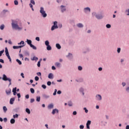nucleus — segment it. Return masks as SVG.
Masks as SVG:
<instances>
[{
	"mask_svg": "<svg viewBox=\"0 0 129 129\" xmlns=\"http://www.w3.org/2000/svg\"><path fill=\"white\" fill-rule=\"evenodd\" d=\"M11 25L12 28L15 30H22V27H19V25L18 24V21L17 20H12Z\"/></svg>",
	"mask_w": 129,
	"mask_h": 129,
	"instance_id": "f257e3e1",
	"label": "nucleus"
},
{
	"mask_svg": "<svg viewBox=\"0 0 129 129\" xmlns=\"http://www.w3.org/2000/svg\"><path fill=\"white\" fill-rule=\"evenodd\" d=\"M92 17H95L97 20H102L104 18V15L103 14H98L95 12L92 13Z\"/></svg>",
	"mask_w": 129,
	"mask_h": 129,
	"instance_id": "f03ea898",
	"label": "nucleus"
},
{
	"mask_svg": "<svg viewBox=\"0 0 129 129\" xmlns=\"http://www.w3.org/2000/svg\"><path fill=\"white\" fill-rule=\"evenodd\" d=\"M3 80L4 81H9L10 82L9 85H12V79L9 78L7 77L5 74L3 75V77L2 78Z\"/></svg>",
	"mask_w": 129,
	"mask_h": 129,
	"instance_id": "7ed1b4c3",
	"label": "nucleus"
},
{
	"mask_svg": "<svg viewBox=\"0 0 129 129\" xmlns=\"http://www.w3.org/2000/svg\"><path fill=\"white\" fill-rule=\"evenodd\" d=\"M40 13L41 14V16H42L43 18H46V17H47V13H46V12L44 10V8H40Z\"/></svg>",
	"mask_w": 129,
	"mask_h": 129,
	"instance_id": "20e7f679",
	"label": "nucleus"
},
{
	"mask_svg": "<svg viewBox=\"0 0 129 129\" xmlns=\"http://www.w3.org/2000/svg\"><path fill=\"white\" fill-rule=\"evenodd\" d=\"M58 22L57 21H55L53 23V25L51 27V31H54V30L56 29H58Z\"/></svg>",
	"mask_w": 129,
	"mask_h": 129,
	"instance_id": "39448f33",
	"label": "nucleus"
},
{
	"mask_svg": "<svg viewBox=\"0 0 129 129\" xmlns=\"http://www.w3.org/2000/svg\"><path fill=\"white\" fill-rule=\"evenodd\" d=\"M95 99L97 101H101L102 100V97L99 94H97L95 96Z\"/></svg>",
	"mask_w": 129,
	"mask_h": 129,
	"instance_id": "423d86ee",
	"label": "nucleus"
},
{
	"mask_svg": "<svg viewBox=\"0 0 129 129\" xmlns=\"http://www.w3.org/2000/svg\"><path fill=\"white\" fill-rule=\"evenodd\" d=\"M84 12L85 14H88L91 12V10L90 9V8L86 7L84 9Z\"/></svg>",
	"mask_w": 129,
	"mask_h": 129,
	"instance_id": "0eeeda50",
	"label": "nucleus"
},
{
	"mask_svg": "<svg viewBox=\"0 0 129 129\" xmlns=\"http://www.w3.org/2000/svg\"><path fill=\"white\" fill-rule=\"evenodd\" d=\"M60 11L61 13L66 12V6L63 5L60 6Z\"/></svg>",
	"mask_w": 129,
	"mask_h": 129,
	"instance_id": "6e6552de",
	"label": "nucleus"
},
{
	"mask_svg": "<svg viewBox=\"0 0 129 129\" xmlns=\"http://www.w3.org/2000/svg\"><path fill=\"white\" fill-rule=\"evenodd\" d=\"M90 124H91V121L88 120L86 123V127L87 129H90Z\"/></svg>",
	"mask_w": 129,
	"mask_h": 129,
	"instance_id": "1a4fd4ad",
	"label": "nucleus"
},
{
	"mask_svg": "<svg viewBox=\"0 0 129 129\" xmlns=\"http://www.w3.org/2000/svg\"><path fill=\"white\" fill-rule=\"evenodd\" d=\"M67 58H68L69 60H71V59H73V55L71 53H69L68 55H67Z\"/></svg>",
	"mask_w": 129,
	"mask_h": 129,
	"instance_id": "9d476101",
	"label": "nucleus"
},
{
	"mask_svg": "<svg viewBox=\"0 0 129 129\" xmlns=\"http://www.w3.org/2000/svg\"><path fill=\"white\" fill-rule=\"evenodd\" d=\"M55 113H59V110L57 109H53L52 111V114L54 115Z\"/></svg>",
	"mask_w": 129,
	"mask_h": 129,
	"instance_id": "9b49d317",
	"label": "nucleus"
},
{
	"mask_svg": "<svg viewBox=\"0 0 129 129\" xmlns=\"http://www.w3.org/2000/svg\"><path fill=\"white\" fill-rule=\"evenodd\" d=\"M79 91L82 94V95H84V94H85V93H84V89L83 88H80Z\"/></svg>",
	"mask_w": 129,
	"mask_h": 129,
	"instance_id": "f8f14e48",
	"label": "nucleus"
},
{
	"mask_svg": "<svg viewBox=\"0 0 129 129\" xmlns=\"http://www.w3.org/2000/svg\"><path fill=\"white\" fill-rule=\"evenodd\" d=\"M48 78L49 79H53V78H54V76H53V75L52 73H50L48 75Z\"/></svg>",
	"mask_w": 129,
	"mask_h": 129,
	"instance_id": "ddd939ff",
	"label": "nucleus"
},
{
	"mask_svg": "<svg viewBox=\"0 0 129 129\" xmlns=\"http://www.w3.org/2000/svg\"><path fill=\"white\" fill-rule=\"evenodd\" d=\"M77 27H78V28H83L84 26L83 24H82V23H78L77 24Z\"/></svg>",
	"mask_w": 129,
	"mask_h": 129,
	"instance_id": "4468645a",
	"label": "nucleus"
},
{
	"mask_svg": "<svg viewBox=\"0 0 129 129\" xmlns=\"http://www.w3.org/2000/svg\"><path fill=\"white\" fill-rule=\"evenodd\" d=\"M6 92L8 95H10V94H11V93L12 92V90H11V89H9L8 90H6Z\"/></svg>",
	"mask_w": 129,
	"mask_h": 129,
	"instance_id": "2eb2a0df",
	"label": "nucleus"
},
{
	"mask_svg": "<svg viewBox=\"0 0 129 129\" xmlns=\"http://www.w3.org/2000/svg\"><path fill=\"white\" fill-rule=\"evenodd\" d=\"M12 92H13L14 95L17 94V87L13 88Z\"/></svg>",
	"mask_w": 129,
	"mask_h": 129,
	"instance_id": "dca6fc26",
	"label": "nucleus"
},
{
	"mask_svg": "<svg viewBox=\"0 0 129 129\" xmlns=\"http://www.w3.org/2000/svg\"><path fill=\"white\" fill-rule=\"evenodd\" d=\"M14 101H15V98H11L10 101V104H14Z\"/></svg>",
	"mask_w": 129,
	"mask_h": 129,
	"instance_id": "f3484780",
	"label": "nucleus"
},
{
	"mask_svg": "<svg viewBox=\"0 0 129 129\" xmlns=\"http://www.w3.org/2000/svg\"><path fill=\"white\" fill-rule=\"evenodd\" d=\"M54 107V105L53 104H50L48 106V108L49 109H51V108H53Z\"/></svg>",
	"mask_w": 129,
	"mask_h": 129,
	"instance_id": "a211bd4d",
	"label": "nucleus"
},
{
	"mask_svg": "<svg viewBox=\"0 0 129 129\" xmlns=\"http://www.w3.org/2000/svg\"><path fill=\"white\" fill-rule=\"evenodd\" d=\"M55 66H56V67H61V63H60V62H55Z\"/></svg>",
	"mask_w": 129,
	"mask_h": 129,
	"instance_id": "6ab92c4d",
	"label": "nucleus"
},
{
	"mask_svg": "<svg viewBox=\"0 0 129 129\" xmlns=\"http://www.w3.org/2000/svg\"><path fill=\"white\" fill-rule=\"evenodd\" d=\"M27 44L28 45H29L30 46H31V45H32V40H29V39H27Z\"/></svg>",
	"mask_w": 129,
	"mask_h": 129,
	"instance_id": "aec40b11",
	"label": "nucleus"
},
{
	"mask_svg": "<svg viewBox=\"0 0 129 129\" xmlns=\"http://www.w3.org/2000/svg\"><path fill=\"white\" fill-rule=\"evenodd\" d=\"M46 49L47 51H51V50H52V47H51L50 45H47Z\"/></svg>",
	"mask_w": 129,
	"mask_h": 129,
	"instance_id": "412c9836",
	"label": "nucleus"
},
{
	"mask_svg": "<svg viewBox=\"0 0 129 129\" xmlns=\"http://www.w3.org/2000/svg\"><path fill=\"white\" fill-rule=\"evenodd\" d=\"M10 122H11V123H12V124H14V123H15V122H16V120H15L14 118H12L10 120Z\"/></svg>",
	"mask_w": 129,
	"mask_h": 129,
	"instance_id": "4be33fe9",
	"label": "nucleus"
},
{
	"mask_svg": "<svg viewBox=\"0 0 129 129\" xmlns=\"http://www.w3.org/2000/svg\"><path fill=\"white\" fill-rule=\"evenodd\" d=\"M32 61H36L37 62V60H38V57L36 56H34L32 58H31Z\"/></svg>",
	"mask_w": 129,
	"mask_h": 129,
	"instance_id": "5701e85b",
	"label": "nucleus"
},
{
	"mask_svg": "<svg viewBox=\"0 0 129 129\" xmlns=\"http://www.w3.org/2000/svg\"><path fill=\"white\" fill-rule=\"evenodd\" d=\"M42 96H43V98H46V99L49 98V97H50L49 96L47 95H46V94H43V95H42Z\"/></svg>",
	"mask_w": 129,
	"mask_h": 129,
	"instance_id": "b1692460",
	"label": "nucleus"
},
{
	"mask_svg": "<svg viewBox=\"0 0 129 129\" xmlns=\"http://www.w3.org/2000/svg\"><path fill=\"white\" fill-rule=\"evenodd\" d=\"M19 110H20V108H19V107L13 109V111H14V112H18V111H19Z\"/></svg>",
	"mask_w": 129,
	"mask_h": 129,
	"instance_id": "393cba45",
	"label": "nucleus"
},
{
	"mask_svg": "<svg viewBox=\"0 0 129 129\" xmlns=\"http://www.w3.org/2000/svg\"><path fill=\"white\" fill-rule=\"evenodd\" d=\"M125 14L126 15V16H129V9L125 10Z\"/></svg>",
	"mask_w": 129,
	"mask_h": 129,
	"instance_id": "a878e982",
	"label": "nucleus"
},
{
	"mask_svg": "<svg viewBox=\"0 0 129 129\" xmlns=\"http://www.w3.org/2000/svg\"><path fill=\"white\" fill-rule=\"evenodd\" d=\"M56 47L58 49H61V45H60V44L59 43H57L56 44Z\"/></svg>",
	"mask_w": 129,
	"mask_h": 129,
	"instance_id": "bb28decb",
	"label": "nucleus"
},
{
	"mask_svg": "<svg viewBox=\"0 0 129 129\" xmlns=\"http://www.w3.org/2000/svg\"><path fill=\"white\" fill-rule=\"evenodd\" d=\"M30 47H31V48H32V49H33V50H37V47L33 44H31Z\"/></svg>",
	"mask_w": 129,
	"mask_h": 129,
	"instance_id": "cd10ccee",
	"label": "nucleus"
},
{
	"mask_svg": "<svg viewBox=\"0 0 129 129\" xmlns=\"http://www.w3.org/2000/svg\"><path fill=\"white\" fill-rule=\"evenodd\" d=\"M42 60V58H41L39 61H38V63H37V66L38 67H40L41 66V61Z\"/></svg>",
	"mask_w": 129,
	"mask_h": 129,
	"instance_id": "c85d7f7f",
	"label": "nucleus"
},
{
	"mask_svg": "<svg viewBox=\"0 0 129 129\" xmlns=\"http://www.w3.org/2000/svg\"><path fill=\"white\" fill-rule=\"evenodd\" d=\"M40 100H41V97L40 96H37L36 101H37V102H40Z\"/></svg>",
	"mask_w": 129,
	"mask_h": 129,
	"instance_id": "c756f323",
	"label": "nucleus"
},
{
	"mask_svg": "<svg viewBox=\"0 0 129 129\" xmlns=\"http://www.w3.org/2000/svg\"><path fill=\"white\" fill-rule=\"evenodd\" d=\"M49 44H50V42H49L48 40H46V41H45V45L46 46H49Z\"/></svg>",
	"mask_w": 129,
	"mask_h": 129,
	"instance_id": "7c9ffc66",
	"label": "nucleus"
},
{
	"mask_svg": "<svg viewBox=\"0 0 129 129\" xmlns=\"http://www.w3.org/2000/svg\"><path fill=\"white\" fill-rule=\"evenodd\" d=\"M26 112L28 113V114H30V113H31V111L30 110V109L28 108L26 109Z\"/></svg>",
	"mask_w": 129,
	"mask_h": 129,
	"instance_id": "2f4dec72",
	"label": "nucleus"
},
{
	"mask_svg": "<svg viewBox=\"0 0 129 129\" xmlns=\"http://www.w3.org/2000/svg\"><path fill=\"white\" fill-rule=\"evenodd\" d=\"M3 110H4V112H7V111H8V108H7V107L4 106L3 107Z\"/></svg>",
	"mask_w": 129,
	"mask_h": 129,
	"instance_id": "473e14b6",
	"label": "nucleus"
},
{
	"mask_svg": "<svg viewBox=\"0 0 129 129\" xmlns=\"http://www.w3.org/2000/svg\"><path fill=\"white\" fill-rule=\"evenodd\" d=\"M16 61L18 63L19 65H22V61H21V60H20L19 59H17Z\"/></svg>",
	"mask_w": 129,
	"mask_h": 129,
	"instance_id": "72a5a7b5",
	"label": "nucleus"
},
{
	"mask_svg": "<svg viewBox=\"0 0 129 129\" xmlns=\"http://www.w3.org/2000/svg\"><path fill=\"white\" fill-rule=\"evenodd\" d=\"M68 105H69V106H72V105H73V103H72L71 101L69 102L68 103Z\"/></svg>",
	"mask_w": 129,
	"mask_h": 129,
	"instance_id": "f704fd0d",
	"label": "nucleus"
},
{
	"mask_svg": "<svg viewBox=\"0 0 129 129\" xmlns=\"http://www.w3.org/2000/svg\"><path fill=\"white\" fill-rule=\"evenodd\" d=\"M125 91L127 93H129V86L125 88Z\"/></svg>",
	"mask_w": 129,
	"mask_h": 129,
	"instance_id": "c9c22d12",
	"label": "nucleus"
},
{
	"mask_svg": "<svg viewBox=\"0 0 129 129\" xmlns=\"http://www.w3.org/2000/svg\"><path fill=\"white\" fill-rule=\"evenodd\" d=\"M18 117H19V115L18 114L13 115V118H18Z\"/></svg>",
	"mask_w": 129,
	"mask_h": 129,
	"instance_id": "e433bc0d",
	"label": "nucleus"
},
{
	"mask_svg": "<svg viewBox=\"0 0 129 129\" xmlns=\"http://www.w3.org/2000/svg\"><path fill=\"white\" fill-rule=\"evenodd\" d=\"M6 13H9V10H4L2 12L3 14H6Z\"/></svg>",
	"mask_w": 129,
	"mask_h": 129,
	"instance_id": "4c0bfd02",
	"label": "nucleus"
},
{
	"mask_svg": "<svg viewBox=\"0 0 129 129\" xmlns=\"http://www.w3.org/2000/svg\"><path fill=\"white\" fill-rule=\"evenodd\" d=\"M25 42L24 41H21L20 43H18V45H24Z\"/></svg>",
	"mask_w": 129,
	"mask_h": 129,
	"instance_id": "58836bf2",
	"label": "nucleus"
},
{
	"mask_svg": "<svg viewBox=\"0 0 129 129\" xmlns=\"http://www.w3.org/2000/svg\"><path fill=\"white\" fill-rule=\"evenodd\" d=\"M4 52H5V50L4 49L0 51V57H2V56L3 55V54H4Z\"/></svg>",
	"mask_w": 129,
	"mask_h": 129,
	"instance_id": "ea45409f",
	"label": "nucleus"
},
{
	"mask_svg": "<svg viewBox=\"0 0 129 129\" xmlns=\"http://www.w3.org/2000/svg\"><path fill=\"white\" fill-rule=\"evenodd\" d=\"M1 30H4L5 29V25L3 24L0 26Z\"/></svg>",
	"mask_w": 129,
	"mask_h": 129,
	"instance_id": "a19ab883",
	"label": "nucleus"
},
{
	"mask_svg": "<svg viewBox=\"0 0 129 129\" xmlns=\"http://www.w3.org/2000/svg\"><path fill=\"white\" fill-rule=\"evenodd\" d=\"M30 91H31V93L32 94L35 93V90L33 88H31Z\"/></svg>",
	"mask_w": 129,
	"mask_h": 129,
	"instance_id": "79ce46f5",
	"label": "nucleus"
},
{
	"mask_svg": "<svg viewBox=\"0 0 129 129\" xmlns=\"http://www.w3.org/2000/svg\"><path fill=\"white\" fill-rule=\"evenodd\" d=\"M106 27L107 29H110V28H111V25H110V24H107Z\"/></svg>",
	"mask_w": 129,
	"mask_h": 129,
	"instance_id": "37998d69",
	"label": "nucleus"
},
{
	"mask_svg": "<svg viewBox=\"0 0 129 129\" xmlns=\"http://www.w3.org/2000/svg\"><path fill=\"white\" fill-rule=\"evenodd\" d=\"M86 51L84 52V53H87V52H89L90 51V48H86Z\"/></svg>",
	"mask_w": 129,
	"mask_h": 129,
	"instance_id": "c03bdc74",
	"label": "nucleus"
},
{
	"mask_svg": "<svg viewBox=\"0 0 129 129\" xmlns=\"http://www.w3.org/2000/svg\"><path fill=\"white\" fill-rule=\"evenodd\" d=\"M101 122L102 123V125L103 126H105V125H106L107 122H104V121H102Z\"/></svg>",
	"mask_w": 129,
	"mask_h": 129,
	"instance_id": "a18cd8bd",
	"label": "nucleus"
},
{
	"mask_svg": "<svg viewBox=\"0 0 129 129\" xmlns=\"http://www.w3.org/2000/svg\"><path fill=\"white\" fill-rule=\"evenodd\" d=\"M14 4L15 5V6H18V5H19V2H18V1L15 0L14 1Z\"/></svg>",
	"mask_w": 129,
	"mask_h": 129,
	"instance_id": "49530a36",
	"label": "nucleus"
},
{
	"mask_svg": "<svg viewBox=\"0 0 129 129\" xmlns=\"http://www.w3.org/2000/svg\"><path fill=\"white\" fill-rule=\"evenodd\" d=\"M30 3L31 4H32V5H33L34 6H35V5L36 4L34 0H31Z\"/></svg>",
	"mask_w": 129,
	"mask_h": 129,
	"instance_id": "de8ad7c7",
	"label": "nucleus"
},
{
	"mask_svg": "<svg viewBox=\"0 0 129 129\" xmlns=\"http://www.w3.org/2000/svg\"><path fill=\"white\" fill-rule=\"evenodd\" d=\"M47 84L48 86H50L51 84H52V83L50 81H48L47 82Z\"/></svg>",
	"mask_w": 129,
	"mask_h": 129,
	"instance_id": "09e8293b",
	"label": "nucleus"
},
{
	"mask_svg": "<svg viewBox=\"0 0 129 129\" xmlns=\"http://www.w3.org/2000/svg\"><path fill=\"white\" fill-rule=\"evenodd\" d=\"M10 62H11V63H12V58H11V56L10 55L7 56Z\"/></svg>",
	"mask_w": 129,
	"mask_h": 129,
	"instance_id": "8fccbe9b",
	"label": "nucleus"
},
{
	"mask_svg": "<svg viewBox=\"0 0 129 129\" xmlns=\"http://www.w3.org/2000/svg\"><path fill=\"white\" fill-rule=\"evenodd\" d=\"M84 110H85V112H86V113L88 112V110L86 108V107L84 108Z\"/></svg>",
	"mask_w": 129,
	"mask_h": 129,
	"instance_id": "3c124183",
	"label": "nucleus"
},
{
	"mask_svg": "<svg viewBox=\"0 0 129 129\" xmlns=\"http://www.w3.org/2000/svg\"><path fill=\"white\" fill-rule=\"evenodd\" d=\"M78 68V70H79V71H81L83 69L82 67H81V66H79Z\"/></svg>",
	"mask_w": 129,
	"mask_h": 129,
	"instance_id": "603ef678",
	"label": "nucleus"
},
{
	"mask_svg": "<svg viewBox=\"0 0 129 129\" xmlns=\"http://www.w3.org/2000/svg\"><path fill=\"white\" fill-rule=\"evenodd\" d=\"M41 87H42V88H43V89H46V88H47V86L45 85H42Z\"/></svg>",
	"mask_w": 129,
	"mask_h": 129,
	"instance_id": "864d4df0",
	"label": "nucleus"
},
{
	"mask_svg": "<svg viewBox=\"0 0 129 129\" xmlns=\"http://www.w3.org/2000/svg\"><path fill=\"white\" fill-rule=\"evenodd\" d=\"M35 81H39V78L38 76H36L35 77Z\"/></svg>",
	"mask_w": 129,
	"mask_h": 129,
	"instance_id": "5fc2aeb1",
	"label": "nucleus"
},
{
	"mask_svg": "<svg viewBox=\"0 0 129 129\" xmlns=\"http://www.w3.org/2000/svg\"><path fill=\"white\" fill-rule=\"evenodd\" d=\"M121 85H122V86L123 87H124V86H125V85H126V84L125 83H124V82H122V83H121Z\"/></svg>",
	"mask_w": 129,
	"mask_h": 129,
	"instance_id": "6e6d98bb",
	"label": "nucleus"
},
{
	"mask_svg": "<svg viewBox=\"0 0 129 129\" xmlns=\"http://www.w3.org/2000/svg\"><path fill=\"white\" fill-rule=\"evenodd\" d=\"M120 48H118L117 49V53H118V54H119V53H120Z\"/></svg>",
	"mask_w": 129,
	"mask_h": 129,
	"instance_id": "4d7b16f0",
	"label": "nucleus"
},
{
	"mask_svg": "<svg viewBox=\"0 0 129 129\" xmlns=\"http://www.w3.org/2000/svg\"><path fill=\"white\" fill-rule=\"evenodd\" d=\"M13 49H19V46H14L13 47Z\"/></svg>",
	"mask_w": 129,
	"mask_h": 129,
	"instance_id": "13d9d810",
	"label": "nucleus"
},
{
	"mask_svg": "<svg viewBox=\"0 0 129 129\" xmlns=\"http://www.w3.org/2000/svg\"><path fill=\"white\" fill-rule=\"evenodd\" d=\"M37 75L38 76H42V74L41 73V72H38L37 73Z\"/></svg>",
	"mask_w": 129,
	"mask_h": 129,
	"instance_id": "bf43d9fd",
	"label": "nucleus"
},
{
	"mask_svg": "<svg viewBox=\"0 0 129 129\" xmlns=\"http://www.w3.org/2000/svg\"><path fill=\"white\" fill-rule=\"evenodd\" d=\"M19 57L20 58H22V60H24V56H23V55L22 54H19Z\"/></svg>",
	"mask_w": 129,
	"mask_h": 129,
	"instance_id": "052dcab7",
	"label": "nucleus"
},
{
	"mask_svg": "<svg viewBox=\"0 0 129 129\" xmlns=\"http://www.w3.org/2000/svg\"><path fill=\"white\" fill-rule=\"evenodd\" d=\"M35 40H36V41H38L39 42V41H40V37H36L35 38Z\"/></svg>",
	"mask_w": 129,
	"mask_h": 129,
	"instance_id": "680f3d73",
	"label": "nucleus"
},
{
	"mask_svg": "<svg viewBox=\"0 0 129 129\" xmlns=\"http://www.w3.org/2000/svg\"><path fill=\"white\" fill-rule=\"evenodd\" d=\"M73 115H76V114H77V112L76 111H74L73 112Z\"/></svg>",
	"mask_w": 129,
	"mask_h": 129,
	"instance_id": "e2e57ef3",
	"label": "nucleus"
},
{
	"mask_svg": "<svg viewBox=\"0 0 129 129\" xmlns=\"http://www.w3.org/2000/svg\"><path fill=\"white\" fill-rule=\"evenodd\" d=\"M34 101H35L34 99H31V100H30V103H33V102H34Z\"/></svg>",
	"mask_w": 129,
	"mask_h": 129,
	"instance_id": "0e129e2a",
	"label": "nucleus"
},
{
	"mask_svg": "<svg viewBox=\"0 0 129 129\" xmlns=\"http://www.w3.org/2000/svg\"><path fill=\"white\" fill-rule=\"evenodd\" d=\"M80 129H83V128H84V125H80Z\"/></svg>",
	"mask_w": 129,
	"mask_h": 129,
	"instance_id": "69168bd1",
	"label": "nucleus"
},
{
	"mask_svg": "<svg viewBox=\"0 0 129 129\" xmlns=\"http://www.w3.org/2000/svg\"><path fill=\"white\" fill-rule=\"evenodd\" d=\"M17 96L19 99L21 98V94L20 93H18L17 94Z\"/></svg>",
	"mask_w": 129,
	"mask_h": 129,
	"instance_id": "338daca9",
	"label": "nucleus"
},
{
	"mask_svg": "<svg viewBox=\"0 0 129 129\" xmlns=\"http://www.w3.org/2000/svg\"><path fill=\"white\" fill-rule=\"evenodd\" d=\"M125 129H129V125L126 126Z\"/></svg>",
	"mask_w": 129,
	"mask_h": 129,
	"instance_id": "774afa93",
	"label": "nucleus"
}]
</instances>
